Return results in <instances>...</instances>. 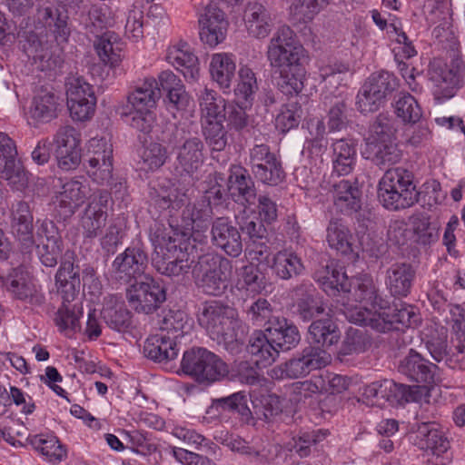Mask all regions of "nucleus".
<instances>
[{
	"label": "nucleus",
	"instance_id": "obj_1",
	"mask_svg": "<svg viewBox=\"0 0 465 465\" xmlns=\"http://www.w3.org/2000/svg\"><path fill=\"white\" fill-rule=\"evenodd\" d=\"M347 319L356 324L369 326L379 332L404 328H417L421 318L418 309L411 304L401 303L393 307H385L381 311H374L366 307H356L351 311Z\"/></svg>",
	"mask_w": 465,
	"mask_h": 465
},
{
	"label": "nucleus",
	"instance_id": "obj_2",
	"mask_svg": "<svg viewBox=\"0 0 465 465\" xmlns=\"http://www.w3.org/2000/svg\"><path fill=\"white\" fill-rule=\"evenodd\" d=\"M161 97L158 82L153 77L145 78L127 95V103L123 106L121 115L127 117L129 124L149 134L155 122L153 109Z\"/></svg>",
	"mask_w": 465,
	"mask_h": 465
},
{
	"label": "nucleus",
	"instance_id": "obj_3",
	"mask_svg": "<svg viewBox=\"0 0 465 465\" xmlns=\"http://www.w3.org/2000/svg\"><path fill=\"white\" fill-rule=\"evenodd\" d=\"M420 193L413 173L402 166L388 169L378 185L380 203L388 210L398 211L413 206Z\"/></svg>",
	"mask_w": 465,
	"mask_h": 465
},
{
	"label": "nucleus",
	"instance_id": "obj_4",
	"mask_svg": "<svg viewBox=\"0 0 465 465\" xmlns=\"http://www.w3.org/2000/svg\"><path fill=\"white\" fill-rule=\"evenodd\" d=\"M186 242L165 232H155L153 265L161 274L176 277L187 274L193 260L190 258Z\"/></svg>",
	"mask_w": 465,
	"mask_h": 465
},
{
	"label": "nucleus",
	"instance_id": "obj_5",
	"mask_svg": "<svg viewBox=\"0 0 465 465\" xmlns=\"http://www.w3.org/2000/svg\"><path fill=\"white\" fill-rule=\"evenodd\" d=\"M180 371L199 384H212L224 378L227 364L215 353L203 347H192L182 357Z\"/></svg>",
	"mask_w": 465,
	"mask_h": 465
},
{
	"label": "nucleus",
	"instance_id": "obj_6",
	"mask_svg": "<svg viewBox=\"0 0 465 465\" xmlns=\"http://www.w3.org/2000/svg\"><path fill=\"white\" fill-rule=\"evenodd\" d=\"M183 125H174L167 143L176 146L174 171L181 176L193 177L203 166L205 159V146L199 136H189Z\"/></svg>",
	"mask_w": 465,
	"mask_h": 465
},
{
	"label": "nucleus",
	"instance_id": "obj_7",
	"mask_svg": "<svg viewBox=\"0 0 465 465\" xmlns=\"http://www.w3.org/2000/svg\"><path fill=\"white\" fill-rule=\"evenodd\" d=\"M305 49L296 42L295 33L286 25L276 30L267 46L266 56L273 72L304 65Z\"/></svg>",
	"mask_w": 465,
	"mask_h": 465
},
{
	"label": "nucleus",
	"instance_id": "obj_8",
	"mask_svg": "<svg viewBox=\"0 0 465 465\" xmlns=\"http://www.w3.org/2000/svg\"><path fill=\"white\" fill-rule=\"evenodd\" d=\"M193 270L196 287L206 295L221 296L229 285L232 273V262L219 255L203 256Z\"/></svg>",
	"mask_w": 465,
	"mask_h": 465
},
{
	"label": "nucleus",
	"instance_id": "obj_9",
	"mask_svg": "<svg viewBox=\"0 0 465 465\" xmlns=\"http://www.w3.org/2000/svg\"><path fill=\"white\" fill-rule=\"evenodd\" d=\"M430 80L434 84L433 95L442 102L453 97L458 89L465 83V64L459 58H453L447 65L441 59L434 58L429 64Z\"/></svg>",
	"mask_w": 465,
	"mask_h": 465
},
{
	"label": "nucleus",
	"instance_id": "obj_10",
	"mask_svg": "<svg viewBox=\"0 0 465 465\" xmlns=\"http://www.w3.org/2000/svg\"><path fill=\"white\" fill-rule=\"evenodd\" d=\"M126 298L137 313L152 314L166 301V288L160 278L144 275L130 285Z\"/></svg>",
	"mask_w": 465,
	"mask_h": 465
},
{
	"label": "nucleus",
	"instance_id": "obj_11",
	"mask_svg": "<svg viewBox=\"0 0 465 465\" xmlns=\"http://www.w3.org/2000/svg\"><path fill=\"white\" fill-rule=\"evenodd\" d=\"M237 312L220 301H206L199 308L197 320L213 340H220L226 331L234 329Z\"/></svg>",
	"mask_w": 465,
	"mask_h": 465
},
{
	"label": "nucleus",
	"instance_id": "obj_12",
	"mask_svg": "<svg viewBox=\"0 0 465 465\" xmlns=\"http://www.w3.org/2000/svg\"><path fill=\"white\" fill-rule=\"evenodd\" d=\"M327 363L328 360L322 359V351L319 348L307 346L290 360L275 366L271 371V377L276 380L300 379Z\"/></svg>",
	"mask_w": 465,
	"mask_h": 465
},
{
	"label": "nucleus",
	"instance_id": "obj_13",
	"mask_svg": "<svg viewBox=\"0 0 465 465\" xmlns=\"http://www.w3.org/2000/svg\"><path fill=\"white\" fill-rule=\"evenodd\" d=\"M83 164L97 183H109L113 178V147L104 139H91Z\"/></svg>",
	"mask_w": 465,
	"mask_h": 465
},
{
	"label": "nucleus",
	"instance_id": "obj_14",
	"mask_svg": "<svg viewBox=\"0 0 465 465\" xmlns=\"http://www.w3.org/2000/svg\"><path fill=\"white\" fill-rule=\"evenodd\" d=\"M213 208L201 199L187 203L181 213V225L190 232L193 242L206 244L208 232L213 219Z\"/></svg>",
	"mask_w": 465,
	"mask_h": 465
},
{
	"label": "nucleus",
	"instance_id": "obj_15",
	"mask_svg": "<svg viewBox=\"0 0 465 465\" xmlns=\"http://www.w3.org/2000/svg\"><path fill=\"white\" fill-rule=\"evenodd\" d=\"M148 267V256L142 246H130L119 253L112 263L114 277L124 283L143 278Z\"/></svg>",
	"mask_w": 465,
	"mask_h": 465
},
{
	"label": "nucleus",
	"instance_id": "obj_16",
	"mask_svg": "<svg viewBox=\"0 0 465 465\" xmlns=\"http://www.w3.org/2000/svg\"><path fill=\"white\" fill-rule=\"evenodd\" d=\"M234 2L238 10H242V19L248 34L257 39L267 37L272 30L275 14L268 2Z\"/></svg>",
	"mask_w": 465,
	"mask_h": 465
},
{
	"label": "nucleus",
	"instance_id": "obj_17",
	"mask_svg": "<svg viewBox=\"0 0 465 465\" xmlns=\"http://www.w3.org/2000/svg\"><path fill=\"white\" fill-rule=\"evenodd\" d=\"M111 199V193L107 190H98L93 194L80 220L84 238L93 240L101 233L106 224Z\"/></svg>",
	"mask_w": 465,
	"mask_h": 465
},
{
	"label": "nucleus",
	"instance_id": "obj_18",
	"mask_svg": "<svg viewBox=\"0 0 465 465\" xmlns=\"http://www.w3.org/2000/svg\"><path fill=\"white\" fill-rule=\"evenodd\" d=\"M213 246L227 255L237 258L242 252V240L238 227L228 216L216 217L212 223L208 235Z\"/></svg>",
	"mask_w": 465,
	"mask_h": 465
},
{
	"label": "nucleus",
	"instance_id": "obj_19",
	"mask_svg": "<svg viewBox=\"0 0 465 465\" xmlns=\"http://www.w3.org/2000/svg\"><path fill=\"white\" fill-rule=\"evenodd\" d=\"M226 179L229 197L243 207L254 205L257 199L255 183L249 171L239 164H232Z\"/></svg>",
	"mask_w": 465,
	"mask_h": 465
},
{
	"label": "nucleus",
	"instance_id": "obj_20",
	"mask_svg": "<svg viewBox=\"0 0 465 465\" xmlns=\"http://www.w3.org/2000/svg\"><path fill=\"white\" fill-rule=\"evenodd\" d=\"M199 25L201 41L211 47L218 45L225 39L228 21L216 2H210L206 5L204 13L199 17Z\"/></svg>",
	"mask_w": 465,
	"mask_h": 465
},
{
	"label": "nucleus",
	"instance_id": "obj_21",
	"mask_svg": "<svg viewBox=\"0 0 465 465\" xmlns=\"http://www.w3.org/2000/svg\"><path fill=\"white\" fill-rule=\"evenodd\" d=\"M294 303L293 312L302 322H312L324 313L325 306L322 298L314 286L309 282H302L293 289Z\"/></svg>",
	"mask_w": 465,
	"mask_h": 465
},
{
	"label": "nucleus",
	"instance_id": "obj_22",
	"mask_svg": "<svg viewBox=\"0 0 465 465\" xmlns=\"http://www.w3.org/2000/svg\"><path fill=\"white\" fill-rule=\"evenodd\" d=\"M439 368L429 361L420 352L411 349L409 353L400 361L398 371L410 381L429 386L436 381Z\"/></svg>",
	"mask_w": 465,
	"mask_h": 465
},
{
	"label": "nucleus",
	"instance_id": "obj_23",
	"mask_svg": "<svg viewBox=\"0 0 465 465\" xmlns=\"http://www.w3.org/2000/svg\"><path fill=\"white\" fill-rule=\"evenodd\" d=\"M416 433V444L420 450H430L433 455L440 456L450 447L445 433L434 421H416L411 425Z\"/></svg>",
	"mask_w": 465,
	"mask_h": 465
},
{
	"label": "nucleus",
	"instance_id": "obj_24",
	"mask_svg": "<svg viewBox=\"0 0 465 465\" xmlns=\"http://www.w3.org/2000/svg\"><path fill=\"white\" fill-rule=\"evenodd\" d=\"M416 278L415 267L406 262L391 264L385 273V286L394 298H405L411 291Z\"/></svg>",
	"mask_w": 465,
	"mask_h": 465
},
{
	"label": "nucleus",
	"instance_id": "obj_25",
	"mask_svg": "<svg viewBox=\"0 0 465 465\" xmlns=\"http://www.w3.org/2000/svg\"><path fill=\"white\" fill-rule=\"evenodd\" d=\"M101 317L113 331L124 333L133 328V315L124 302L117 295H108L104 300Z\"/></svg>",
	"mask_w": 465,
	"mask_h": 465
},
{
	"label": "nucleus",
	"instance_id": "obj_26",
	"mask_svg": "<svg viewBox=\"0 0 465 465\" xmlns=\"http://www.w3.org/2000/svg\"><path fill=\"white\" fill-rule=\"evenodd\" d=\"M358 140L352 137L332 139L331 143L332 173L338 176L350 174L357 161Z\"/></svg>",
	"mask_w": 465,
	"mask_h": 465
},
{
	"label": "nucleus",
	"instance_id": "obj_27",
	"mask_svg": "<svg viewBox=\"0 0 465 465\" xmlns=\"http://www.w3.org/2000/svg\"><path fill=\"white\" fill-rule=\"evenodd\" d=\"M314 279L329 295H336L341 292H345L351 287V279L348 277L344 266L335 260H331L317 269L314 272Z\"/></svg>",
	"mask_w": 465,
	"mask_h": 465
},
{
	"label": "nucleus",
	"instance_id": "obj_28",
	"mask_svg": "<svg viewBox=\"0 0 465 465\" xmlns=\"http://www.w3.org/2000/svg\"><path fill=\"white\" fill-rule=\"evenodd\" d=\"M57 294L62 304H72L81 288L80 268L70 261L62 262L54 276Z\"/></svg>",
	"mask_w": 465,
	"mask_h": 465
},
{
	"label": "nucleus",
	"instance_id": "obj_29",
	"mask_svg": "<svg viewBox=\"0 0 465 465\" xmlns=\"http://www.w3.org/2000/svg\"><path fill=\"white\" fill-rule=\"evenodd\" d=\"M341 338L337 324L330 317L313 321L308 328L310 347L319 348L322 351V359L329 361L326 350L336 344Z\"/></svg>",
	"mask_w": 465,
	"mask_h": 465
},
{
	"label": "nucleus",
	"instance_id": "obj_30",
	"mask_svg": "<svg viewBox=\"0 0 465 465\" xmlns=\"http://www.w3.org/2000/svg\"><path fill=\"white\" fill-rule=\"evenodd\" d=\"M264 331L270 337L271 342L275 344L276 349H280L282 351H288L295 348L301 341L297 326L282 316L269 320Z\"/></svg>",
	"mask_w": 465,
	"mask_h": 465
},
{
	"label": "nucleus",
	"instance_id": "obj_31",
	"mask_svg": "<svg viewBox=\"0 0 465 465\" xmlns=\"http://www.w3.org/2000/svg\"><path fill=\"white\" fill-rule=\"evenodd\" d=\"M364 144L363 157L381 169L396 164L402 158L397 140L364 142Z\"/></svg>",
	"mask_w": 465,
	"mask_h": 465
},
{
	"label": "nucleus",
	"instance_id": "obj_32",
	"mask_svg": "<svg viewBox=\"0 0 465 465\" xmlns=\"http://www.w3.org/2000/svg\"><path fill=\"white\" fill-rule=\"evenodd\" d=\"M37 19L44 26L49 27L57 45L67 42L70 35L68 13L64 5L45 6L37 9Z\"/></svg>",
	"mask_w": 465,
	"mask_h": 465
},
{
	"label": "nucleus",
	"instance_id": "obj_33",
	"mask_svg": "<svg viewBox=\"0 0 465 465\" xmlns=\"http://www.w3.org/2000/svg\"><path fill=\"white\" fill-rule=\"evenodd\" d=\"M351 287L344 293L356 302L370 305L375 311L385 309L387 302L379 293V289L371 275L364 274L359 278H351Z\"/></svg>",
	"mask_w": 465,
	"mask_h": 465
},
{
	"label": "nucleus",
	"instance_id": "obj_34",
	"mask_svg": "<svg viewBox=\"0 0 465 465\" xmlns=\"http://www.w3.org/2000/svg\"><path fill=\"white\" fill-rule=\"evenodd\" d=\"M323 104L327 108L329 133L340 132L351 125L353 109L347 97L326 95Z\"/></svg>",
	"mask_w": 465,
	"mask_h": 465
},
{
	"label": "nucleus",
	"instance_id": "obj_35",
	"mask_svg": "<svg viewBox=\"0 0 465 465\" xmlns=\"http://www.w3.org/2000/svg\"><path fill=\"white\" fill-rule=\"evenodd\" d=\"M333 203L343 214L351 215L361 207V191L356 180H341L332 185Z\"/></svg>",
	"mask_w": 465,
	"mask_h": 465
},
{
	"label": "nucleus",
	"instance_id": "obj_36",
	"mask_svg": "<svg viewBox=\"0 0 465 465\" xmlns=\"http://www.w3.org/2000/svg\"><path fill=\"white\" fill-rule=\"evenodd\" d=\"M34 216L28 203L19 201L12 207L13 233L21 242L24 249H30L34 243Z\"/></svg>",
	"mask_w": 465,
	"mask_h": 465
},
{
	"label": "nucleus",
	"instance_id": "obj_37",
	"mask_svg": "<svg viewBox=\"0 0 465 465\" xmlns=\"http://www.w3.org/2000/svg\"><path fill=\"white\" fill-rule=\"evenodd\" d=\"M149 4H151L149 6H145L143 2H135L128 12L124 27L125 35L134 42H137L143 36L144 9H147V15L153 18H160L163 15V8L160 4L146 2V5Z\"/></svg>",
	"mask_w": 465,
	"mask_h": 465
},
{
	"label": "nucleus",
	"instance_id": "obj_38",
	"mask_svg": "<svg viewBox=\"0 0 465 465\" xmlns=\"http://www.w3.org/2000/svg\"><path fill=\"white\" fill-rule=\"evenodd\" d=\"M326 240L329 246L342 255L357 256L354 251L353 235L350 229L340 218H331L326 228Z\"/></svg>",
	"mask_w": 465,
	"mask_h": 465
},
{
	"label": "nucleus",
	"instance_id": "obj_39",
	"mask_svg": "<svg viewBox=\"0 0 465 465\" xmlns=\"http://www.w3.org/2000/svg\"><path fill=\"white\" fill-rule=\"evenodd\" d=\"M94 45L104 64L114 68L121 64L124 57V43L114 32L106 30L97 35Z\"/></svg>",
	"mask_w": 465,
	"mask_h": 465
},
{
	"label": "nucleus",
	"instance_id": "obj_40",
	"mask_svg": "<svg viewBox=\"0 0 465 465\" xmlns=\"http://www.w3.org/2000/svg\"><path fill=\"white\" fill-rule=\"evenodd\" d=\"M330 432L325 429L300 430L287 443L288 450L303 459L318 451L320 444L326 440Z\"/></svg>",
	"mask_w": 465,
	"mask_h": 465
},
{
	"label": "nucleus",
	"instance_id": "obj_41",
	"mask_svg": "<svg viewBox=\"0 0 465 465\" xmlns=\"http://www.w3.org/2000/svg\"><path fill=\"white\" fill-rule=\"evenodd\" d=\"M240 290L247 295L256 297L267 293L271 286L269 279L259 265L249 263L241 268L238 279Z\"/></svg>",
	"mask_w": 465,
	"mask_h": 465
},
{
	"label": "nucleus",
	"instance_id": "obj_42",
	"mask_svg": "<svg viewBox=\"0 0 465 465\" xmlns=\"http://www.w3.org/2000/svg\"><path fill=\"white\" fill-rule=\"evenodd\" d=\"M143 351L155 362H168L177 358L179 350L173 339L160 333L145 340Z\"/></svg>",
	"mask_w": 465,
	"mask_h": 465
},
{
	"label": "nucleus",
	"instance_id": "obj_43",
	"mask_svg": "<svg viewBox=\"0 0 465 465\" xmlns=\"http://www.w3.org/2000/svg\"><path fill=\"white\" fill-rule=\"evenodd\" d=\"M248 394L241 391L225 397L213 399L211 408L215 409L220 413H237L242 422L249 424L253 417L248 407Z\"/></svg>",
	"mask_w": 465,
	"mask_h": 465
},
{
	"label": "nucleus",
	"instance_id": "obj_44",
	"mask_svg": "<svg viewBox=\"0 0 465 465\" xmlns=\"http://www.w3.org/2000/svg\"><path fill=\"white\" fill-rule=\"evenodd\" d=\"M198 101L202 124L223 121L228 103L219 93L213 89L204 88L199 94Z\"/></svg>",
	"mask_w": 465,
	"mask_h": 465
},
{
	"label": "nucleus",
	"instance_id": "obj_45",
	"mask_svg": "<svg viewBox=\"0 0 465 465\" xmlns=\"http://www.w3.org/2000/svg\"><path fill=\"white\" fill-rule=\"evenodd\" d=\"M248 352L255 358V363L266 366L273 362L279 356L280 349L271 342L265 331L253 333L247 346Z\"/></svg>",
	"mask_w": 465,
	"mask_h": 465
},
{
	"label": "nucleus",
	"instance_id": "obj_46",
	"mask_svg": "<svg viewBox=\"0 0 465 465\" xmlns=\"http://www.w3.org/2000/svg\"><path fill=\"white\" fill-rule=\"evenodd\" d=\"M236 64L233 56L229 54H215L210 64V74L213 81L224 90L230 89L235 77Z\"/></svg>",
	"mask_w": 465,
	"mask_h": 465
},
{
	"label": "nucleus",
	"instance_id": "obj_47",
	"mask_svg": "<svg viewBox=\"0 0 465 465\" xmlns=\"http://www.w3.org/2000/svg\"><path fill=\"white\" fill-rule=\"evenodd\" d=\"M398 127L393 115L381 113L370 123L364 142L397 140Z\"/></svg>",
	"mask_w": 465,
	"mask_h": 465
},
{
	"label": "nucleus",
	"instance_id": "obj_48",
	"mask_svg": "<svg viewBox=\"0 0 465 465\" xmlns=\"http://www.w3.org/2000/svg\"><path fill=\"white\" fill-rule=\"evenodd\" d=\"M273 273L282 280H290L303 273L302 259L294 252H278L272 264Z\"/></svg>",
	"mask_w": 465,
	"mask_h": 465
},
{
	"label": "nucleus",
	"instance_id": "obj_49",
	"mask_svg": "<svg viewBox=\"0 0 465 465\" xmlns=\"http://www.w3.org/2000/svg\"><path fill=\"white\" fill-rule=\"evenodd\" d=\"M26 441L49 461L60 462L66 457L65 450L54 435L43 433L30 435Z\"/></svg>",
	"mask_w": 465,
	"mask_h": 465
},
{
	"label": "nucleus",
	"instance_id": "obj_50",
	"mask_svg": "<svg viewBox=\"0 0 465 465\" xmlns=\"http://www.w3.org/2000/svg\"><path fill=\"white\" fill-rule=\"evenodd\" d=\"M186 44L180 46H173L168 49L166 59L169 63L179 69L183 67L182 73L187 79L195 80L199 75L198 58L186 47Z\"/></svg>",
	"mask_w": 465,
	"mask_h": 465
},
{
	"label": "nucleus",
	"instance_id": "obj_51",
	"mask_svg": "<svg viewBox=\"0 0 465 465\" xmlns=\"http://www.w3.org/2000/svg\"><path fill=\"white\" fill-rule=\"evenodd\" d=\"M278 74L276 86L286 96L298 95L304 87L306 69L304 65L274 72Z\"/></svg>",
	"mask_w": 465,
	"mask_h": 465
},
{
	"label": "nucleus",
	"instance_id": "obj_52",
	"mask_svg": "<svg viewBox=\"0 0 465 465\" xmlns=\"http://www.w3.org/2000/svg\"><path fill=\"white\" fill-rule=\"evenodd\" d=\"M57 97L54 94L41 90L35 97L31 105L32 118L40 122H49L57 116Z\"/></svg>",
	"mask_w": 465,
	"mask_h": 465
},
{
	"label": "nucleus",
	"instance_id": "obj_53",
	"mask_svg": "<svg viewBox=\"0 0 465 465\" xmlns=\"http://www.w3.org/2000/svg\"><path fill=\"white\" fill-rule=\"evenodd\" d=\"M258 90L257 79L254 72L248 66H242L239 70V82L234 88L235 100L247 106H252L255 94Z\"/></svg>",
	"mask_w": 465,
	"mask_h": 465
},
{
	"label": "nucleus",
	"instance_id": "obj_54",
	"mask_svg": "<svg viewBox=\"0 0 465 465\" xmlns=\"http://www.w3.org/2000/svg\"><path fill=\"white\" fill-rule=\"evenodd\" d=\"M62 189L60 203L64 205L70 213H74L87 197L88 187L81 179H72L66 182Z\"/></svg>",
	"mask_w": 465,
	"mask_h": 465
},
{
	"label": "nucleus",
	"instance_id": "obj_55",
	"mask_svg": "<svg viewBox=\"0 0 465 465\" xmlns=\"http://www.w3.org/2000/svg\"><path fill=\"white\" fill-rule=\"evenodd\" d=\"M89 23L86 28L94 36L101 35L104 29H107L114 24V15L110 7L104 3L92 5L88 11Z\"/></svg>",
	"mask_w": 465,
	"mask_h": 465
},
{
	"label": "nucleus",
	"instance_id": "obj_56",
	"mask_svg": "<svg viewBox=\"0 0 465 465\" xmlns=\"http://www.w3.org/2000/svg\"><path fill=\"white\" fill-rule=\"evenodd\" d=\"M202 133L212 153L222 152L228 145V131L222 120L203 124Z\"/></svg>",
	"mask_w": 465,
	"mask_h": 465
},
{
	"label": "nucleus",
	"instance_id": "obj_57",
	"mask_svg": "<svg viewBox=\"0 0 465 465\" xmlns=\"http://www.w3.org/2000/svg\"><path fill=\"white\" fill-rule=\"evenodd\" d=\"M371 345V338L366 331L350 328L345 335L338 354L348 356L366 351Z\"/></svg>",
	"mask_w": 465,
	"mask_h": 465
},
{
	"label": "nucleus",
	"instance_id": "obj_58",
	"mask_svg": "<svg viewBox=\"0 0 465 465\" xmlns=\"http://www.w3.org/2000/svg\"><path fill=\"white\" fill-rule=\"evenodd\" d=\"M394 112L404 124H416L422 116L421 107L409 93L401 94L395 101Z\"/></svg>",
	"mask_w": 465,
	"mask_h": 465
},
{
	"label": "nucleus",
	"instance_id": "obj_59",
	"mask_svg": "<svg viewBox=\"0 0 465 465\" xmlns=\"http://www.w3.org/2000/svg\"><path fill=\"white\" fill-rule=\"evenodd\" d=\"M0 177L6 180L8 184L17 191H22L28 183L27 173L16 157L7 160L0 165Z\"/></svg>",
	"mask_w": 465,
	"mask_h": 465
},
{
	"label": "nucleus",
	"instance_id": "obj_60",
	"mask_svg": "<svg viewBox=\"0 0 465 465\" xmlns=\"http://www.w3.org/2000/svg\"><path fill=\"white\" fill-rule=\"evenodd\" d=\"M363 84L375 93L381 94L386 101L388 96L398 89L399 80L393 74L381 70L372 73Z\"/></svg>",
	"mask_w": 465,
	"mask_h": 465
},
{
	"label": "nucleus",
	"instance_id": "obj_61",
	"mask_svg": "<svg viewBox=\"0 0 465 465\" xmlns=\"http://www.w3.org/2000/svg\"><path fill=\"white\" fill-rule=\"evenodd\" d=\"M82 313V307L77 303L62 304L55 313L54 321L60 331L76 332L81 330L79 319Z\"/></svg>",
	"mask_w": 465,
	"mask_h": 465
},
{
	"label": "nucleus",
	"instance_id": "obj_62",
	"mask_svg": "<svg viewBox=\"0 0 465 465\" xmlns=\"http://www.w3.org/2000/svg\"><path fill=\"white\" fill-rule=\"evenodd\" d=\"M244 311L248 319L252 321L253 324L258 326L263 325L264 328L268 325L269 320L277 317L273 315V307L271 302L262 297H259L250 303L245 302Z\"/></svg>",
	"mask_w": 465,
	"mask_h": 465
},
{
	"label": "nucleus",
	"instance_id": "obj_63",
	"mask_svg": "<svg viewBox=\"0 0 465 465\" xmlns=\"http://www.w3.org/2000/svg\"><path fill=\"white\" fill-rule=\"evenodd\" d=\"M387 402L391 406L404 405L420 399L418 386L397 383L392 380L388 381Z\"/></svg>",
	"mask_w": 465,
	"mask_h": 465
},
{
	"label": "nucleus",
	"instance_id": "obj_64",
	"mask_svg": "<svg viewBox=\"0 0 465 465\" xmlns=\"http://www.w3.org/2000/svg\"><path fill=\"white\" fill-rule=\"evenodd\" d=\"M251 107L237 101L228 103L224 111L225 114L223 116V123L226 121L230 129L237 132L242 131L250 124V116L247 110Z\"/></svg>",
	"mask_w": 465,
	"mask_h": 465
}]
</instances>
